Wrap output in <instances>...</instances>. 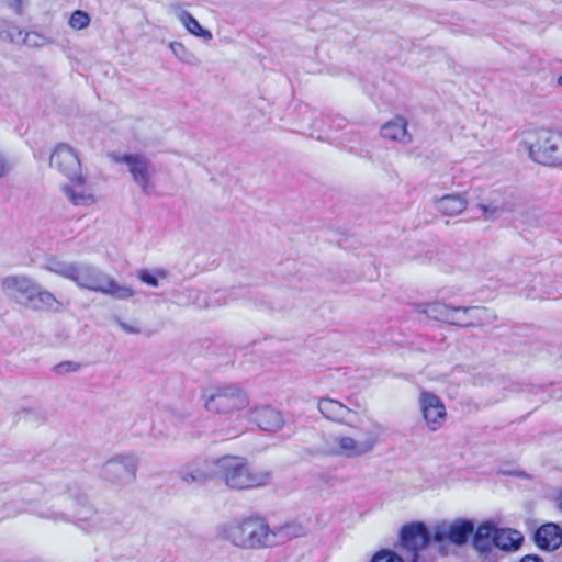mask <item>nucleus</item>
<instances>
[{"label":"nucleus","instance_id":"nucleus-17","mask_svg":"<svg viewBox=\"0 0 562 562\" xmlns=\"http://www.w3.org/2000/svg\"><path fill=\"white\" fill-rule=\"evenodd\" d=\"M533 539L542 550H557L562 544V529L553 522L544 524L536 530Z\"/></svg>","mask_w":562,"mask_h":562},{"label":"nucleus","instance_id":"nucleus-1","mask_svg":"<svg viewBox=\"0 0 562 562\" xmlns=\"http://www.w3.org/2000/svg\"><path fill=\"white\" fill-rule=\"evenodd\" d=\"M222 537L241 549H259L274 546V535L263 518L249 517L232 521L222 528Z\"/></svg>","mask_w":562,"mask_h":562},{"label":"nucleus","instance_id":"nucleus-21","mask_svg":"<svg viewBox=\"0 0 562 562\" xmlns=\"http://www.w3.org/2000/svg\"><path fill=\"white\" fill-rule=\"evenodd\" d=\"M383 138L397 140L401 143H409L412 137L407 133V122L403 117H395L386 122L380 131Z\"/></svg>","mask_w":562,"mask_h":562},{"label":"nucleus","instance_id":"nucleus-4","mask_svg":"<svg viewBox=\"0 0 562 562\" xmlns=\"http://www.w3.org/2000/svg\"><path fill=\"white\" fill-rule=\"evenodd\" d=\"M60 491L57 494L61 496L60 507L65 510H49L41 513L40 516L54 521L69 522L70 517H76L80 520H88L93 513L92 507L89 505L88 498L81 493L79 486L72 484L68 480L61 482Z\"/></svg>","mask_w":562,"mask_h":562},{"label":"nucleus","instance_id":"nucleus-2","mask_svg":"<svg viewBox=\"0 0 562 562\" xmlns=\"http://www.w3.org/2000/svg\"><path fill=\"white\" fill-rule=\"evenodd\" d=\"M215 475L236 490L254 488L267 485L271 480V473L263 470L251 469L246 460L240 457L225 456L214 463Z\"/></svg>","mask_w":562,"mask_h":562},{"label":"nucleus","instance_id":"nucleus-12","mask_svg":"<svg viewBox=\"0 0 562 562\" xmlns=\"http://www.w3.org/2000/svg\"><path fill=\"white\" fill-rule=\"evenodd\" d=\"M401 546L412 553L413 560L418 558V552L425 549L432 540V533L422 522H412L402 527L400 531Z\"/></svg>","mask_w":562,"mask_h":562},{"label":"nucleus","instance_id":"nucleus-41","mask_svg":"<svg viewBox=\"0 0 562 562\" xmlns=\"http://www.w3.org/2000/svg\"><path fill=\"white\" fill-rule=\"evenodd\" d=\"M520 562H543V560L538 555H526L520 560Z\"/></svg>","mask_w":562,"mask_h":562},{"label":"nucleus","instance_id":"nucleus-7","mask_svg":"<svg viewBox=\"0 0 562 562\" xmlns=\"http://www.w3.org/2000/svg\"><path fill=\"white\" fill-rule=\"evenodd\" d=\"M116 162L125 164L133 181L140 188L145 194L154 190L151 181L155 175V167L149 158L142 154L113 155Z\"/></svg>","mask_w":562,"mask_h":562},{"label":"nucleus","instance_id":"nucleus-28","mask_svg":"<svg viewBox=\"0 0 562 562\" xmlns=\"http://www.w3.org/2000/svg\"><path fill=\"white\" fill-rule=\"evenodd\" d=\"M423 312L430 318L446 323H450L451 316H454L456 314L453 306L446 305L441 302L427 304Z\"/></svg>","mask_w":562,"mask_h":562},{"label":"nucleus","instance_id":"nucleus-14","mask_svg":"<svg viewBox=\"0 0 562 562\" xmlns=\"http://www.w3.org/2000/svg\"><path fill=\"white\" fill-rule=\"evenodd\" d=\"M36 286L37 284L25 276H11L2 280L4 294L24 306L32 297Z\"/></svg>","mask_w":562,"mask_h":562},{"label":"nucleus","instance_id":"nucleus-26","mask_svg":"<svg viewBox=\"0 0 562 562\" xmlns=\"http://www.w3.org/2000/svg\"><path fill=\"white\" fill-rule=\"evenodd\" d=\"M462 312L464 316L472 317L473 326L488 325L496 319V314L483 306H468Z\"/></svg>","mask_w":562,"mask_h":562},{"label":"nucleus","instance_id":"nucleus-29","mask_svg":"<svg viewBox=\"0 0 562 562\" xmlns=\"http://www.w3.org/2000/svg\"><path fill=\"white\" fill-rule=\"evenodd\" d=\"M75 263L76 262H67L59 260L57 258H48L45 261L44 268L55 274H58L69 280L71 278Z\"/></svg>","mask_w":562,"mask_h":562},{"label":"nucleus","instance_id":"nucleus-23","mask_svg":"<svg viewBox=\"0 0 562 562\" xmlns=\"http://www.w3.org/2000/svg\"><path fill=\"white\" fill-rule=\"evenodd\" d=\"M495 529L494 525L491 521H485L479 525L477 529H474L472 533V544L473 548L480 553H488L492 550L493 544V536Z\"/></svg>","mask_w":562,"mask_h":562},{"label":"nucleus","instance_id":"nucleus-9","mask_svg":"<svg viewBox=\"0 0 562 562\" xmlns=\"http://www.w3.org/2000/svg\"><path fill=\"white\" fill-rule=\"evenodd\" d=\"M247 405L248 400L246 394L236 385H227L218 389L215 393L211 394L205 402L206 409L215 413H231L243 409Z\"/></svg>","mask_w":562,"mask_h":562},{"label":"nucleus","instance_id":"nucleus-24","mask_svg":"<svg viewBox=\"0 0 562 562\" xmlns=\"http://www.w3.org/2000/svg\"><path fill=\"white\" fill-rule=\"evenodd\" d=\"M173 10L177 19L189 33L204 41H211L213 38L212 33L209 30L203 29L191 13L180 9L179 7H175Z\"/></svg>","mask_w":562,"mask_h":562},{"label":"nucleus","instance_id":"nucleus-11","mask_svg":"<svg viewBox=\"0 0 562 562\" xmlns=\"http://www.w3.org/2000/svg\"><path fill=\"white\" fill-rule=\"evenodd\" d=\"M561 135L549 130H540L536 142L528 147L530 157L542 165H555Z\"/></svg>","mask_w":562,"mask_h":562},{"label":"nucleus","instance_id":"nucleus-13","mask_svg":"<svg viewBox=\"0 0 562 562\" xmlns=\"http://www.w3.org/2000/svg\"><path fill=\"white\" fill-rule=\"evenodd\" d=\"M418 403L427 427L431 431L441 428L446 420L447 413L440 397L430 392L422 391Z\"/></svg>","mask_w":562,"mask_h":562},{"label":"nucleus","instance_id":"nucleus-43","mask_svg":"<svg viewBox=\"0 0 562 562\" xmlns=\"http://www.w3.org/2000/svg\"><path fill=\"white\" fill-rule=\"evenodd\" d=\"M557 507L560 512H562V492L559 493V495L557 496Z\"/></svg>","mask_w":562,"mask_h":562},{"label":"nucleus","instance_id":"nucleus-27","mask_svg":"<svg viewBox=\"0 0 562 562\" xmlns=\"http://www.w3.org/2000/svg\"><path fill=\"white\" fill-rule=\"evenodd\" d=\"M274 546L279 542L286 541L293 538L302 537L306 533L305 527L297 522L285 524L274 530Z\"/></svg>","mask_w":562,"mask_h":562},{"label":"nucleus","instance_id":"nucleus-3","mask_svg":"<svg viewBox=\"0 0 562 562\" xmlns=\"http://www.w3.org/2000/svg\"><path fill=\"white\" fill-rule=\"evenodd\" d=\"M79 288L92 292L111 295L116 300H127L134 295V290L126 285H121L114 278L105 273L95 266L76 262L69 279Z\"/></svg>","mask_w":562,"mask_h":562},{"label":"nucleus","instance_id":"nucleus-18","mask_svg":"<svg viewBox=\"0 0 562 562\" xmlns=\"http://www.w3.org/2000/svg\"><path fill=\"white\" fill-rule=\"evenodd\" d=\"M318 409L325 418L346 425L351 424L350 417L355 414L349 407L331 398L319 400Z\"/></svg>","mask_w":562,"mask_h":562},{"label":"nucleus","instance_id":"nucleus-44","mask_svg":"<svg viewBox=\"0 0 562 562\" xmlns=\"http://www.w3.org/2000/svg\"><path fill=\"white\" fill-rule=\"evenodd\" d=\"M15 4H16V10L18 12H20V7H21V0H14Z\"/></svg>","mask_w":562,"mask_h":562},{"label":"nucleus","instance_id":"nucleus-19","mask_svg":"<svg viewBox=\"0 0 562 562\" xmlns=\"http://www.w3.org/2000/svg\"><path fill=\"white\" fill-rule=\"evenodd\" d=\"M434 203L438 212L445 216H457L463 212L468 205L464 194H446L441 198H435Z\"/></svg>","mask_w":562,"mask_h":562},{"label":"nucleus","instance_id":"nucleus-36","mask_svg":"<svg viewBox=\"0 0 562 562\" xmlns=\"http://www.w3.org/2000/svg\"><path fill=\"white\" fill-rule=\"evenodd\" d=\"M80 369V364L72 361H64L54 367V371L58 375H64L69 372H76Z\"/></svg>","mask_w":562,"mask_h":562},{"label":"nucleus","instance_id":"nucleus-35","mask_svg":"<svg viewBox=\"0 0 562 562\" xmlns=\"http://www.w3.org/2000/svg\"><path fill=\"white\" fill-rule=\"evenodd\" d=\"M462 308L463 307H454L456 314H454V316H451L449 324L462 326V327L473 326L474 321L472 319V317L464 316Z\"/></svg>","mask_w":562,"mask_h":562},{"label":"nucleus","instance_id":"nucleus-5","mask_svg":"<svg viewBox=\"0 0 562 562\" xmlns=\"http://www.w3.org/2000/svg\"><path fill=\"white\" fill-rule=\"evenodd\" d=\"M375 445L376 437L373 435L357 440L345 435L328 434L323 437L319 451L326 456L356 459L370 453Z\"/></svg>","mask_w":562,"mask_h":562},{"label":"nucleus","instance_id":"nucleus-32","mask_svg":"<svg viewBox=\"0 0 562 562\" xmlns=\"http://www.w3.org/2000/svg\"><path fill=\"white\" fill-rule=\"evenodd\" d=\"M89 23L90 16L81 10L75 11L69 19V25L75 30L86 29Z\"/></svg>","mask_w":562,"mask_h":562},{"label":"nucleus","instance_id":"nucleus-40","mask_svg":"<svg viewBox=\"0 0 562 562\" xmlns=\"http://www.w3.org/2000/svg\"><path fill=\"white\" fill-rule=\"evenodd\" d=\"M12 168V162L0 150V178L4 177Z\"/></svg>","mask_w":562,"mask_h":562},{"label":"nucleus","instance_id":"nucleus-25","mask_svg":"<svg viewBox=\"0 0 562 562\" xmlns=\"http://www.w3.org/2000/svg\"><path fill=\"white\" fill-rule=\"evenodd\" d=\"M63 192L74 205H90L94 202L93 196L86 192L85 181L80 186L76 182L65 184L63 186Z\"/></svg>","mask_w":562,"mask_h":562},{"label":"nucleus","instance_id":"nucleus-45","mask_svg":"<svg viewBox=\"0 0 562 562\" xmlns=\"http://www.w3.org/2000/svg\"><path fill=\"white\" fill-rule=\"evenodd\" d=\"M558 83L562 87V75L558 78Z\"/></svg>","mask_w":562,"mask_h":562},{"label":"nucleus","instance_id":"nucleus-20","mask_svg":"<svg viewBox=\"0 0 562 562\" xmlns=\"http://www.w3.org/2000/svg\"><path fill=\"white\" fill-rule=\"evenodd\" d=\"M524 541L522 535L515 529H497L493 536L494 547L512 552L519 549Z\"/></svg>","mask_w":562,"mask_h":562},{"label":"nucleus","instance_id":"nucleus-16","mask_svg":"<svg viewBox=\"0 0 562 562\" xmlns=\"http://www.w3.org/2000/svg\"><path fill=\"white\" fill-rule=\"evenodd\" d=\"M251 420L258 425L261 430L274 432L284 425V419L280 412L269 406L257 407L251 412Z\"/></svg>","mask_w":562,"mask_h":562},{"label":"nucleus","instance_id":"nucleus-33","mask_svg":"<svg viewBox=\"0 0 562 562\" xmlns=\"http://www.w3.org/2000/svg\"><path fill=\"white\" fill-rule=\"evenodd\" d=\"M23 36V31L13 24H8L5 30L0 32V37L10 43H18L22 41Z\"/></svg>","mask_w":562,"mask_h":562},{"label":"nucleus","instance_id":"nucleus-30","mask_svg":"<svg viewBox=\"0 0 562 562\" xmlns=\"http://www.w3.org/2000/svg\"><path fill=\"white\" fill-rule=\"evenodd\" d=\"M169 47L172 54L181 61L190 66H198L200 59L180 42H171Z\"/></svg>","mask_w":562,"mask_h":562},{"label":"nucleus","instance_id":"nucleus-39","mask_svg":"<svg viewBox=\"0 0 562 562\" xmlns=\"http://www.w3.org/2000/svg\"><path fill=\"white\" fill-rule=\"evenodd\" d=\"M479 207L483 211L486 220H493L497 216L501 210L497 206L479 204Z\"/></svg>","mask_w":562,"mask_h":562},{"label":"nucleus","instance_id":"nucleus-6","mask_svg":"<svg viewBox=\"0 0 562 562\" xmlns=\"http://www.w3.org/2000/svg\"><path fill=\"white\" fill-rule=\"evenodd\" d=\"M139 460L134 453L116 454L101 469L104 480L116 484H131L136 480Z\"/></svg>","mask_w":562,"mask_h":562},{"label":"nucleus","instance_id":"nucleus-31","mask_svg":"<svg viewBox=\"0 0 562 562\" xmlns=\"http://www.w3.org/2000/svg\"><path fill=\"white\" fill-rule=\"evenodd\" d=\"M22 43L29 47L37 48L50 44L52 41L37 32H26L22 38Z\"/></svg>","mask_w":562,"mask_h":562},{"label":"nucleus","instance_id":"nucleus-22","mask_svg":"<svg viewBox=\"0 0 562 562\" xmlns=\"http://www.w3.org/2000/svg\"><path fill=\"white\" fill-rule=\"evenodd\" d=\"M25 306L36 311L61 310V303L55 295L49 291L43 290L38 284Z\"/></svg>","mask_w":562,"mask_h":562},{"label":"nucleus","instance_id":"nucleus-15","mask_svg":"<svg viewBox=\"0 0 562 562\" xmlns=\"http://www.w3.org/2000/svg\"><path fill=\"white\" fill-rule=\"evenodd\" d=\"M215 474L211 464L205 459H194L186 465L181 467L178 475L184 483L188 484H202L210 480Z\"/></svg>","mask_w":562,"mask_h":562},{"label":"nucleus","instance_id":"nucleus-38","mask_svg":"<svg viewBox=\"0 0 562 562\" xmlns=\"http://www.w3.org/2000/svg\"><path fill=\"white\" fill-rule=\"evenodd\" d=\"M116 322H117V325L121 327V329L123 331H125L126 334L136 335V334L140 333V328L137 326L136 323H127L121 318H116Z\"/></svg>","mask_w":562,"mask_h":562},{"label":"nucleus","instance_id":"nucleus-10","mask_svg":"<svg viewBox=\"0 0 562 562\" xmlns=\"http://www.w3.org/2000/svg\"><path fill=\"white\" fill-rule=\"evenodd\" d=\"M474 532V522L470 519L441 521L434 528L432 540L436 543L448 541L454 546H464Z\"/></svg>","mask_w":562,"mask_h":562},{"label":"nucleus","instance_id":"nucleus-37","mask_svg":"<svg viewBox=\"0 0 562 562\" xmlns=\"http://www.w3.org/2000/svg\"><path fill=\"white\" fill-rule=\"evenodd\" d=\"M137 277L138 279L150 285V286H158V279L155 274H153L151 272H149L148 270H139L138 273H137Z\"/></svg>","mask_w":562,"mask_h":562},{"label":"nucleus","instance_id":"nucleus-42","mask_svg":"<svg viewBox=\"0 0 562 562\" xmlns=\"http://www.w3.org/2000/svg\"><path fill=\"white\" fill-rule=\"evenodd\" d=\"M559 149H558V154H557V158H555V165H559V164H562V136H561V140L559 142Z\"/></svg>","mask_w":562,"mask_h":562},{"label":"nucleus","instance_id":"nucleus-8","mask_svg":"<svg viewBox=\"0 0 562 562\" xmlns=\"http://www.w3.org/2000/svg\"><path fill=\"white\" fill-rule=\"evenodd\" d=\"M49 166L56 168L70 182L82 184L81 162L69 145L60 143L55 147L49 158Z\"/></svg>","mask_w":562,"mask_h":562},{"label":"nucleus","instance_id":"nucleus-34","mask_svg":"<svg viewBox=\"0 0 562 562\" xmlns=\"http://www.w3.org/2000/svg\"><path fill=\"white\" fill-rule=\"evenodd\" d=\"M371 562H404L403 559L391 550H381L375 553Z\"/></svg>","mask_w":562,"mask_h":562}]
</instances>
